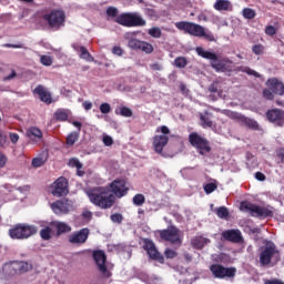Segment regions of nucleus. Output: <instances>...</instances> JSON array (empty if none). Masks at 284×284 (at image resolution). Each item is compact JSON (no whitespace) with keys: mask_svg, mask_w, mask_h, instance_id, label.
<instances>
[{"mask_svg":"<svg viewBox=\"0 0 284 284\" xmlns=\"http://www.w3.org/2000/svg\"><path fill=\"white\" fill-rule=\"evenodd\" d=\"M160 131H161V133H162L164 136H166V135H169V134L171 133L170 129H169L166 125L160 126Z\"/></svg>","mask_w":284,"mask_h":284,"instance_id":"nucleus-61","label":"nucleus"},{"mask_svg":"<svg viewBox=\"0 0 284 284\" xmlns=\"http://www.w3.org/2000/svg\"><path fill=\"white\" fill-rule=\"evenodd\" d=\"M44 163L45 161L43 160V158H34L32 159L31 165L34 169H39V168H42Z\"/></svg>","mask_w":284,"mask_h":284,"instance_id":"nucleus-43","label":"nucleus"},{"mask_svg":"<svg viewBox=\"0 0 284 284\" xmlns=\"http://www.w3.org/2000/svg\"><path fill=\"white\" fill-rule=\"evenodd\" d=\"M210 243H211V240L202 235L194 236L193 239H191V246L197 251H202L205 247V245Z\"/></svg>","mask_w":284,"mask_h":284,"instance_id":"nucleus-24","label":"nucleus"},{"mask_svg":"<svg viewBox=\"0 0 284 284\" xmlns=\"http://www.w3.org/2000/svg\"><path fill=\"white\" fill-rule=\"evenodd\" d=\"M189 142L200 155L204 156L212 152L211 143L206 138H203L197 132H192L189 135Z\"/></svg>","mask_w":284,"mask_h":284,"instance_id":"nucleus-8","label":"nucleus"},{"mask_svg":"<svg viewBox=\"0 0 284 284\" xmlns=\"http://www.w3.org/2000/svg\"><path fill=\"white\" fill-rule=\"evenodd\" d=\"M26 136L30 141H37V140H41L43 138V133L39 128L31 126L27 130Z\"/></svg>","mask_w":284,"mask_h":284,"instance_id":"nucleus-28","label":"nucleus"},{"mask_svg":"<svg viewBox=\"0 0 284 284\" xmlns=\"http://www.w3.org/2000/svg\"><path fill=\"white\" fill-rule=\"evenodd\" d=\"M212 118H213V114L209 111L200 113V125L203 129H212L213 128Z\"/></svg>","mask_w":284,"mask_h":284,"instance_id":"nucleus-25","label":"nucleus"},{"mask_svg":"<svg viewBox=\"0 0 284 284\" xmlns=\"http://www.w3.org/2000/svg\"><path fill=\"white\" fill-rule=\"evenodd\" d=\"M2 48L22 49V48H24V44H23L22 42H17V43H4V44H2Z\"/></svg>","mask_w":284,"mask_h":284,"instance_id":"nucleus-52","label":"nucleus"},{"mask_svg":"<svg viewBox=\"0 0 284 284\" xmlns=\"http://www.w3.org/2000/svg\"><path fill=\"white\" fill-rule=\"evenodd\" d=\"M40 63L41 65L49 67V65H52L53 59L51 58V55H41Z\"/></svg>","mask_w":284,"mask_h":284,"instance_id":"nucleus-42","label":"nucleus"},{"mask_svg":"<svg viewBox=\"0 0 284 284\" xmlns=\"http://www.w3.org/2000/svg\"><path fill=\"white\" fill-rule=\"evenodd\" d=\"M102 143H103L104 146L111 148L114 144V140L110 135H103Z\"/></svg>","mask_w":284,"mask_h":284,"instance_id":"nucleus-48","label":"nucleus"},{"mask_svg":"<svg viewBox=\"0 0 284 284\" xmlns=\"http://www.w3.org/2000/svg\"><path fill=\"white\" fill-rule=\"evenodd\" d=\"M265 34H267L268 37H274V34H276V28L273 26H267L265 28Z\"/></svg>","mask_w":284,"mask_h":284,"instance_id":"nucleus-53","label":"nucleus"},{"mask_svg":"<svg viewBox=\"0 0 284 284\" xmlns=\"http://www.w3.org/2000/svg\"><path fill=\"white\" fill-rule=\"evenodd\" d=\"M257 16L256 11L252 8H244L242 10V17L247 20L255 19Z\"/></svg>","mask_w":284,"mask_h":284,"instance_id":"nucleus-38","label":"nucleus"},{"mask_svg":"<svg viewBox=\"0 0 284 284\" xmlns=\"http://www.w3.org/2000/svg\"><path fill=\"white\" fill-rule=\"evenodd\" d=\"M148 34L150 37H162V30L159 27H153L149 29Z\"/></svg>","mask_w":284,"mask_h":284,"instance_id":"nucleus-45","label":"nucleus"},{"mask_svg":"<svg viewBox=\"0 0 284 284\" xmlns=\"http://www.w3.org/2000/svg\"><path fill=\"white\" fill-rule=\"evenodd\" d=\"M266 87L273 91L275 95L284 97V83L277 78H271L266 81Z\"/></svg>","mask_w":284,"mask_h":284,"instance_id":"nucleus-21","label":"nucleus"},{"mask_svg":"<svg viewBox=\"0 0 284 284\" xmlns=\"http://www.w3.org/2000/svg\"><path fill=\"white\" fill-rule=\"evenodd\" d=\"M266 119L275 126H284V111L280 109H272L266 112Z\"/></svg>","mask_w":284,"mask_h":284,"instance_id":"nucleus-19","label":"nucleus"},{"mask_svg":"<svg viewBox=\"0 0 284 284\" xmlns=\"http://www.w3.org/2000/svg\"><path fill=\"white\" fill-rule=\"evenodd\" d=\"M17 75H18V74H17V71L13 70V69H11V73L8 74V75H6V77L3 78V81H12V79H16Z\"/></svg>","mask_w":284,"mask_h":284,"instance_id":"nucleus-55","label":"nucleus"},{"mask_svg":"<svg viewBox=\"0 0 284 284\" xmlns=\"http://www.w3.org/2000/svg\"><path fill=\"white\" fill-rule=\"evenodd\" d=\"M55 215H65L73 209V202L69 199L58 200L50 205Z\"/></svg>","mask_w":284,"mask_h":284,"instance_id":"nucleus-14","label":"nucleus"},{"mask_svg":"<svg viewBox=\"0 0 284 284\" xmlns=\"http://www.w3.org/2000/svg\"><path fill=\"white\" fill-rule=\"evenodd\" d=\"M9 139H10V142L12 144H17L19 142V134L18 133H10Z\"/></svg>","mask_w":284,"mask_h":284,"instance_id":"nucleus-56","label":"nucleus"},{"mask_svg":"<svg viewBox=\"0 0 284 284\" xmlns=\"http://www.w3.org/2000/svg\"><path fill=\"white\" fill-rule=\"evenodd\" d=\"M128 193L129 187L123 179H115L109 186H94L85 192L90 203L100 210H111L116 199H123Z\"/></svg>","mask_w":284,"mask_h":284,"instance_id":"nucleus-1","label":"nucleus"},{"mask_svg":"<svg viewBox=\"0 0 284 284\" xmlns=\"http://www.w3.org/2000/svg\"><path fill=\"white\" fill-rule=\"evenodd\" d=\"M51 194L54 197H62L67 196L69 194V181L64 176L58 178L53 182V190L51 191Z\"/></svg>","mask_w":284,"mask_h":284,"instance_id":"nucleus-15","label":"nucleus"},{"mask_svg":"<svg viewBox=\"0 0 284 284\" xmlns=\"http://www.w3.org/2000/svg\"><path fill=\"white\" fill-rule=\"evenodd\" d=\"M255 180L258 182H265L266 181V175L263 172H256L255 173Z\"/></svg>","mask_w":284,"mask_h":284,"instance_id":"nucleus-57","label":"nucleus"},{"mask_svg":"<svg viewBox=\"0 0 284 284\" xmlns=\"http://www.w3.org/2000/svg\"><path fill=\"white\" fill-rule=\"evenodd\" d=\"M264 284H284V282L278 278H273V280H264Z\"/></svg>","mask_w":284,"mask_h":284,"instance_id":"nucleus-59","label":"nucleus"},{"mask_svg":"<svg viewBox=\"0 0 284 284\" xmlns=\"http://www.w3.org/2000/svg\"><path fill=\"white\" fill-rule=\"evenodd\" d=\"M145 195L141 193H138L132 197V203L136 207L143 206L145 204Z\"/></svg>","mask_w":284,"mask_h":284,"instance_id":"nucleus-35","label":"nucleus"},{"mask_svg":"<svg viewBox=\"0 0 284 284\" xmlns=\"http://www.w3.org/2000/svg\"><path fill=\"white\" fill-rule=\"evenodd\" d=\"M115 114L122 118H132L133 111L128 106H121L120 110H115Z\"/></svg>","mask_w":284,"mask_h":284,"instance_id":"nucleus-37","label":"nucleus"},{"mask_svg":"<svg viewBox=\"0 0 284 284\" xmlns=\"http://www.w3.org/2000/svg\"><path fill=\"white\" fill-rule=\"evenodd\" d=\"M189 61L185 57H178L174 59L175 68H186Z\"/></svg>","mask_w":284,"mask_h":284,"instance_id":"nucleus-39","label":"nucleus"},{"mask_svg":"<svg viewBox=\"0 0 284 284\" xmlns=\"http://www.w3.org/2000/svg\"><path fill=\"white\" fill-rule=\"evenodd\" d=\"M89 236H90V229L83 227L68 235V242L71 245H83L89 240Z\"/></svg>","mask_w":284,"mask_h":284,"instance_id":"nucleus-16","label":"nucleus"},{"mask_svg":"<svg viewBox=\"0 0 284 284\" xmlns=\"http://www.w3.org/2000/svg\"><path fill=\"white\" fill-rule=\"evenodd\" d=\"M18 275H22L32 270V264L26 261H16Z\"/></svg>","mask_w":284,"mask_h":284,"instance_id":"nucleus-31","label":"nucleus"},{"mask_svg":"<svg viewBox=\"0 0 284 284\" xmlns=\"http://www.w3.org/2000/svg\"><path fill=\"white\" fill-rule=\"evenodd\" d=\"M217 187L219 186L216 183H213V182L206 183L204 185V192H205V194L210 195V194L214 193L217 190Z\"/></svg>","mask_w":284,"mask_h":284,"instance_id":"nucleus-40","label":"nucleus"},{"mask_svg":"<svg viewBox=\"0 0 284 284\" xmlns=\"http://www.w3.org/2000/svg\"><path fill=\"white\" fill-rule=\"evenodd\" d=\"M145 14H148V17H156V11L153 9H145Z\"/></svg>","mask_w":284,"mask_h":284,"instance_id":"nucleus-64","label":"nucleus"},{"mask_svg":"<svg viewBox=\"0 0 284 284\" xmlns=\"http://www.w3.org/2000/svg\"><path fill=\"white\" fill-rule=\"evenodd\" d=\"M54 119L55 121L58 122H67L68 119H69V113L67 110L64 109H58L55 112H54Z\"/></svg>","mask_w":284,"mask_h":284,"instance_id":"nucleus-33","label":"nucleus"},{"mask_svg":"<svg viewBox=\"0 0 284 284\" xmlns=\"http://www.w3.org/2000/svg\"><path fill=\"white\" fill-rule=\"evenodd\" d=\"M140 244L151 260L164 264V255L158 251L155 243L151 239L142 237Z\"/></svg>","mask_w":284,"mask_h":284,"instance_id":"nucleus-13","label":"nucleus"},{"mask_svg":"<svg viewBox=\"0 0 284 284\" xmlns=\"http://www.w3.org/2000/svg\"><path fill=\"white\" fill-rule=\"evenodd\" d=\"M69 165L71 168H75L77 170H82L83 169L82 163L78 159H74V158L69 160Z\"/></svg>","mask_w":284,"mask_h":284,"instance_id":"nucleus-49","label":"nucleus"},{"mask_svg":"<svg viewBox=\"0 0 284 284\" xmlns=\"http://www.w3.org/2000/svg\"><path fill=\"white\" fill-rule=\"evenodd\" d=\"M170 138L168 135H155L153 138V148L155 153L162 154L164 148L169 144Z\"/></svg>","mask_w":284,"mask_h":284,"instance_id":"nucleus-23","label":"nucleus"},{"mask_svg":"<svg viewBox=\"0 0 284 284\" xmlns=\"http://www.w3.org/2000/svg\"><path fill=\"white\" fill-rule=\"evenodd\" d=\"M210 272L216 280L234 278L237 273V268L234 266L226 267L223 264L214 263L210 265Z\"/></svg>","mask_w":284,"mask_h":284,"instance_id":"nucleus-11","label":"nucleus"},{"mask_svg":"<svg viewBox=\"0 0 284 284\" xmlns=\"http://www.w3.org/2000/svg\"><path fill=\"white\" fill-rule=\"evenodd\" d=\"M277 158L281 160V162L284 164V148L280 149L277 152Z\"/></svg>","mask_w":284,"mask_h":284,"instance_id":"nucleus-63","label":"nucleus"},{"mask_svg":"<svg viewBox=\"0 0 284 284\" xmlns=\"http://www.w3.org/2000/svg\"><path fill=\"white\" fill-rule=\"evenodd\" d=\"M258 260L261 267H268L281 262V252L274 242H268L266 245L260 247Z\"/></svg>","mask_w":284,"mask_h":284,"instance_id":"nucleus-4","label":"nucleus"},{"mask_svg":"<svg viewBox=\"0 0 284 284\" xmlns=\"http://www.w3.org/2000/svg\"><path fill=\"white\" fill-rule=\"evenodd\" d=\"M221 236L224 241L233 244L244 243V236L242 234V231L239 229L225 230L221 233Z\"/></svg>","mask_w":284,"mask_h":284,"instance_id":"nucleus-17","label":"nucleus"},{"mask_svg":"<svg viewBox=\"0 0 284 284\" xmlns=\"http://www.w3.org/2000/svg\"><path fill=\"white\" fill-rule=\"evenodd\" d=\"M111 52H112V54H114L115 57H123V54H124V50H123L120 45H114V47H112Z\"/></svg>","mask_w":284,"mask_h":284,"instance_id":"nucleus-51","label":"nucleus"},{"mask_svg":"<svg viewBox=\"0 0 284 284\" xmlns=\"http://www.w3.org/2000/svg\"><path fill=\"white\" fill-rule=\"evenodd\" d=\"M245 72H246V74H250L251 77H260L258 72H256L255 70L250 69V68L245 69Z\"/></svg>","mask_w":284,"mask_h":284,"instance_id":"nucleus-62","label":"nucleus"},{"mask_svg":"<svg viewBox=\"0 0 284 284\" xmlns=\"http://www.w3.org/2000/svg\"><path fill=\"white\" fill-rule=\"evenodd\" d=\"M265 50L266 48L263 44H254L252 47V52L253 54H256V55L265 54Z\"/></svg>","mask_w":284,"mask_h":284,"instance_id":"nucleus-41","label":"nucleus"},{"mask_svg":"<svg viewBox=\"0 0 284 284\" xmlns=\"http://www.w3.org/2000/svg\"><path fill=\"white\" fill-rule=\"evenodd\" d=\"M100 112L102 113V114H110L111 113V105L109 104V103H101L100 104Z\"/></svg>","mask_w":284,"mask_h":284,"instance_id":"nucleus-50","label":"nucleus"},{"mask_svg":"<svg viewBox=\"0 0 284 284\" xmlns=\"http://www.w3.org/2000/svg\"><path fill=\"white\" fill-rule=\"evenodd\" d=\"M54 227L57 231V236H61L72 231V227L65 222H55Z\"/></svg>","mask_w":284,"mask_h":284,"instance_id":"nucleus-30","label":"nucleus"},{"mask_svg":"<svg viewBox=\"0 0 284 284\" xmlns=\"http://www.w3.org/2000/svg\"><path fill=\"white\" fill-rule=\"evenodd\" d=\"M8 158L3 154L0 153V169H3L7 165Z\"/></svg>","mask_w":284,"mask_h":284,"instance_id":"nucleus-58","label":"nucleus"},{"mask_svg":"<svg viewBox=\"0 0 284 284\" xmlns=\"http://www.w3.org/2000/svg\"><path fill=\"white\" fill-rule=\"evenodd\" d=\"M43 21L48 23L50 30L58 32V30H61V28H64L65 26V11L62 9H53L43 16Z\"/></svg>","mask_w":284,"mask_h":284,"instance_id":"nucleus-5","label":"nucleus"},{"mask_svg":"<svg viewBox=\"0 0 284 284\" xmlns=\"http://www.w3.org/2000/svg\"><path fill=\"white\" fill-rule=\"evenodd\" d=\"M106 21H114L124 28H139L146 26V21L136 12H125L119 14L116 7H108L105 10Z\"/></svg>","mask_w":284,"mask_h":284,"instance_id":"nucleus-2","label":"nucleus"},{"mask_svg":"<svg viewBox=\"0 0 284 284\" xmlns=\"http://www.w3.org/2000/svg\"><path fill=\"white\" fill-rule=\"evenodd\" d=\"M213 8L214 10H217V12H230L233 10L232 2L229 0H216Z\"/></svg>","mask_w":284,"mask_h":284,"instance_id":"nucleus-26","label":"nucleus"},{"mask_svg":"<svg viewBox=\"0 0 284 284\" xmlns=\"http://www.w3.org/2000/svg\"><path fill=\"white\" fill-rule=\"evenodd\" d=\"M159 235L162 241L169 242L171 245L181 246L183 243L181 230L174 225L160 230Z\"/></svg>","mask_w":284,"mask_h":284,"instance_id":"nucleus-10","label":"nucleus"},{"mask_svg":"<svg viewBox=\"0 0 284 284\" xmlns=\"http://www.w3.org/2000/svg\"><path fill=\"white\" fill-rule=\"evenodd\" d=\"M38 233L36 225L18 223L9 229V236L12 240H28Z\"/></svg>","mask_w":284,"mask_h":284,"instance_id":"nucleus-6","label":"nucleus"},{"mask_svg":"<svg viewBox=\"0 0 284 284\" xmlns=\"http://www.w3.org/2000/svg\"><path fill=\"white\" fill-rule=\"evenodd\" d=\"M73 49L77 50V52H80L79 54L80 59H83L84 61H94V58L85 47L73 44Z\"/></svg>","mask_w":284,"mask_h":284,"instance_id":"nucleus-29","label":"nucleus"},{"mask_svg":"<svg viewBox=\"0 0 284 284\" xmlns=\"http://www.w3.org/2000/svg\"><path fill=\"white\" fill-rule=\"evenodd\" d=\"M263 98L266 99L267 101H274L275 95L271 90V88L263 90Z\"/></svg>","mask_w":284,"mask_h":284,"instance_id":"nucleus-46","label":"nucleus"},{"mask_svg":"<svg viewBox=\"0 0 284 284\" xmlns=\"http://www.w3.org/2000/svg\"><path fill=\"white\" fill-rule=\"evenodd\" d=\"M33 94H37L42 103L47 105L52 104V95L43 85H37L33 90Z\"/></svg>","mask_w":284,"mask_h":284,"instance_id":"nucleus-22","label":"nucleus"},{"mask_svg":"<svg viewBox=\"0 0 284 284\" xmlns=\"http://www.w3.org/2000/svg\"><path fill=\"white\" fill-rule=\"evenodd\" d=\"M39 235L43 241H50L52 239V229L50 226H45L40 230Z\"/></svg>","mask_w":284,"mask_h":284,"instance_id":"nucleus-36","label":"nucleus"},{"mask_svg":"<svg viewBox=\"0 0 284 284\" xmlns=\"http://www.w3.org/2000/svg\"><path fill=\"white\" fill-rule=\"evenodd\" d=\"M195 52L202 59H207L211 61V68L215 70V72H233L234 63L230 60H219V57L214 52L204 51L203 47H196Z\"/></svg>","mask_w":284,"mask_h":284,"instance_id":"nucleus-3","label":"nucleus"},{"mask_svg":"<svg viewBox=\"0 0 284 284\" xmlns=\"http://www.w3.org/2000/svg\"><path fill=\"white\" fill-rule=\"evenodd\" d=\"M234 120H236L242 125L246 126L252 131H260V124L256 120L247 118L240 113H232Z\"/></svg>","mask_w":284,"mask_h":284,"instance_id":"nucleus-20","label":"nucleus"},{"mask_svg":"<svg viewBox=\"0 0 284 284\" xmlns=\"http://www.w3.org/2000/svg\"><path fill=\"white\" fill-rule=\"evenodd\" d=\"M82 108L85 110V111H91L92 108H93V103L92 102H89V101H84L82 103Z\"/></svg>","mask_w":284,"mask_h":284,"instance_id":"nucleus-60","label":"nucleus"},{"mask_svg":"<svg viewBox=\"0 0 284 284\" xmlns=\"http://www.w3.org/2000/svg\"><path fill=\"white\" fill-rule=\"evenodd\" d=\"M128 47L131 50H141V52H145V54H152L154 48L151 43L138 40L135 38H131L128 42Z\"/></svg>","mask_w":284,"mask_h":284,"instance_id":"nucleus-18","label":"nucleus"},{"mask_svg":"<svg viewBox=\"0 0 284 284\" xmlns=\"http://www.w3.org/2000/svg\"><path fill=\"white\" fill-rule=\"evenodd\" d=\"M110 220L112 223L122 224L123 215L121 213H113L110 215Z\"/></svg>","mask_w":284,"mask_h":284,"instance_id":"nucleus-44","label":"nucleus"},{"mask_svg":"<svg viewBox=\"0 0 284 284\" xmlns=\"http://www.w3.org/2000/svg\"><path fill=\"white\" fill-rule=\"evenodd\" d=\"M209 92L210 93H217L219 92V82H213L210 87H209Z\"/></svg>","mask_w":284,"mask_h":284,"instance_id":"nucleus-54","label":"nucleus"},{"mask_svg":"<svg viewBox=\"0 0 284 284\" xmlns=\"http://www.w3.org/2000/svg\"><path fill=\"white\" fill-rule=\"evenodd\" d=\"M80 139V132L73 131L65 138V144L68 146H73Z\"/></svg>","mask_w":284,"mask_h":284,"instance_id":"nucleus-32","label":"nucleus"},{"mask_svg":"<svg viewBox=\"0 0 284 284\" xmlns=\"http://www.w3.org/2000/svg\"><path fill=\"white\" fill-rule=\"evenodd\" d=\"M216 216L221 220H227L230 217V211L226 206H220L214 210Z\"/></svg>","mask_w":284,"mask_h":284,"instance_id":"nucleus-34","label":"nucleus"},{"mask_svg":"<svg viewBox=\"0 0 284 284\" xmlns=\"http://www.w3.org/2000/svg\"><path fill=\"white\" fill-rule=\"evenodd\" d=\"M2 272L7 276L19 275L16 261H11L9 263L3 264Z\"/></svg>","mask_w":284,"mask_h":284,"instance_id":"nucleus-27","label":"nucleus"},{"mask_svg":"<svg viewBox=\"0 0 284 284\" xmlns=\"http://www.w3.org/2000/svg\"><path fill=\"white\" fill-rule=\"evenodd\" d=\"M92 258L98 267L99 273L103 278L109 280L112 277L113 273L108 268L106 262L108 256L103 250H94L92 252Z\"/></svg>","mask_w":284,"mask_h":284,"instance_id":"nucleus-9","label":"nucleus"},{"mask_svg":"<svg viewBox=\"0 0 284 284\" xmlns=\"http://www.w3.org/2000/svg\"><path fill=\"white\" fill-rule=\"evenodd\" d=\"M164 256L168 260H173V258L178 257V252L172 248H166L164 251Z\"/></svg>","mask_w":284,"mask_h":284,"instance_id":"nucleus-47","label":"nucleus"},{"mask_svg":"<svg viewBox=\"0 0 284 284\" xmlns=\"http://www.w3.org/2000/svg\"><path fill=\"white\" fill-rule=\"evenodd\" d=\"M240 211L241 212H245V213H250L251 216L253 217H273L274 212L265 206H260L257 204L247 202V201H243L240 203Z\"/></svg>","mask_w":284,"mask_h":284,"instance_id":"nucleus-7","label":"nucleus"},{"mask_svg":"<svg viewBox=\"0 0 284 284\" xmlns=\"http://www.w3.org/2000/svg\"><path fill=\"white\" fill-rule=\"evenodd\" d=\"M175 28L183 30L186 34H191V37H207L205 28L193 22H176Z\"/></svg>","mask_w":284,"mask_h":284,"instance_id":"nucleus-12","label":"nucleus"}]
</instances>
